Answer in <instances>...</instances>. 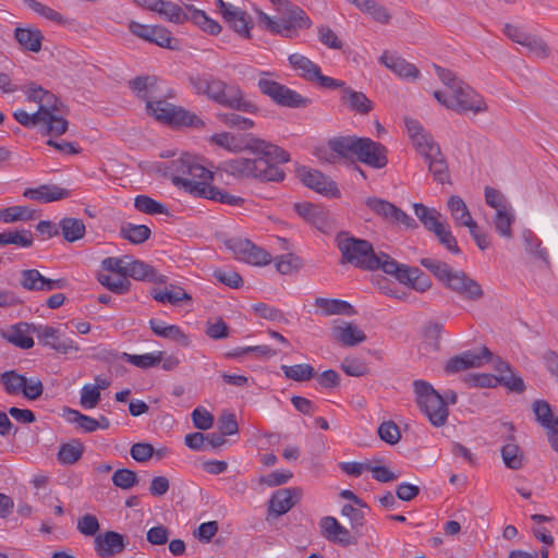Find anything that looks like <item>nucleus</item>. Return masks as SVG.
Segmentation results:
<instances>
[{"mask_svg": "<svg viewBox=\"0 0 558 558\" xmlns=\"http://www.w3.org/2000/svg\"><path fill=\"white\" fill-rule=\"evenodd\" d=\"M33 332L45 345L61 354H72L80 350L77 343L71 338H61L60 330L48 325H36Z\"/></svg>", "mask_w": 558, "mask_h": 558, "instance_id": "17", "label": "nucleus"}, {"mask_svg": "<svg viewBox=\"0 0 558 558\" xmlns=\"http://www.w3.org/2000/svg\"><path fill=\"white\" fill-rule=\"evenodd\" d=\"M493 354L486 347H482L478 352L465 351L460 355H454L448 360L445 366L447 374H456L469 368L481 367L492 360Z\"/></svg>", "mask_w": 558, "mask_h": 558, "instance_id": "18", "label": "nucleus"}, {"mask_svg": "<svg viewBox=\"0 0 558 558\" xmlns=\"http://www.w3.org/2000/svg\"><path fill=\"white\" fill-rule=\"evenodd\" d=\"M336 242L341 252V262L364 270L381 269L384 271L386 262L393 259L384 252L376 254L371 242L350 236L344 232L337 235Z\"/></svg>", "mask_w": 558, "mask_h": 558, "instance_id": "6", "label": "nucleus"}, {"mask_svg": "<svg viewBox=\"0 0 558 558\" xmlns=\"http://www.w3.org/2000/svg\"><path fill=\"white\" fill-rule=\"evenodd\" d=\"M378 436L389 445L398 444L401 438L399 426L392 421H387L379 425Z\"/></svg>", "mask_w": 558, "mask_h": 558, "instance_id": "63", "label": "nucleus"}, {"mask_svg": "<svg viewBox=\"0 0 558 558\" xmlns=\"http://www.w3.org/2000/svg\"><path fill=\"white\" fill-rule=\"evenodd\" d=\"M23 1L28 8H31L34 12L38 13L39 15H41L45 19L53 21L58 24L66 23L65 19L60 13L54 11L52 8L45 5L41 2H38L36 0H23Z\"/></svg>", "mask_w": 558, "mask_h": 558, "instance_id": "59", "label": "nucleus"}, {"mask_svg": "<svg viewBox=\"0 0 558 558\" xmlns=\"http://www.w3.org/2000/svg\"><path fill=\"white\" fill-rule=\"evenodd\" d=\"M493 222H494L496 232L500 236H504L507 239L512 238L511 226L514 222V215L511 210V207L496 211Z\"/></svg>", "mask_w": 558, "mask_h": 558, "instance_id": "47", "label": "nucleus"}, {"mask_svg": "<svg viewBox=\"0 0 558 558\" xmlns=\"http://www.w3.org/2000/svg\"><path fill=\"white\" fill-rule=\"evenodd\" d=\"M523 240L525 243V250L535 257L542 259L545 264L549 263V256L546 248L542 247L541 240L532 232V231H524L523 232Z\"/></svg>", "mask_w": 558, "mask_h": 558, "instance_id": "54", "label": "nucleus"}, {"mask_svg": "<svg viewBox=\"0 0 558 558\" xmlns=\"http://www.w3.org/2000/svg\"><path fill=\"white\" fill-rule=\"evenodd\" d=\"M186 5L187 4L182 8L178 3L162 0L157 9V13L165 16L169 22L183 24L187 21H191L192 16V12L186 10Z\"/></svg>", "mask_w": 558, "mask_h": 558, "instance_id": "39", "label": "nucleus"}, {"mask_svg": "<svg viewBox=\"0 0 558 558\" xmlns=\"http://www.w3.org/2000/svg\"><path fill=\"white\" fill-rule=\"evenodd\" d=\"M24 93L28 101L38 105L37 111L49 118L50 123H54L50 125V131L56 134H64L68 131L69 122L65 119L68 110L53 93L34 82L25 85Z\"/></svg>", "mask_w": 558, "mask_h": 558, "instance_id": "8", "label": "nucleus"}, {"mask_svg": "<svg viewBox=\"0 0 558 558\" xmlns=\"http://www.w3.org/2000/svg\"><path fill=\"white\" fill-rule=\"evenodd\" d=\"M257 86L260 93L268 96L275 104L288 108H305L311 99L276 81L259 78Z\"/></svg>", "mask_w": 558, "mask_h": 558, "instance_id": "12", "label": "nucleus"}, {"mask_svg": "<svg viewBox=\"0 0 558 558\" xmlns=\"http://www.w3.org/2000/svg\"><path fill=\"white\" fill-rule=\"evenodd\" d=\"M68 421L76 424L85 433H93L98 429L96 418L82 414L77 410L68 409Z\"/></svg>", "mask_w": 558, "mask_h": 558, "instance_id": "58", "label": "nucleus"}, {"mask_svg": "<svg viewBox=\"0 0 558 558\" xmlns=\"http://www.w3.org/2000/svg\"><path fill=\"white\" fill-rule=\"evenodd\" d=\"M523 47L538 58H547L550 54V49L547 44L538 36L529 34L526 40L522 44Z\"/></svg>", "mask_w": 558, "mask_h": 558, "instance_id": "60", "label": "nucleus"}, {"mask_svg": "<svg viewBox=\"0 0 558 558\" xmlns=\"http://www.w3.org/2000/svg\"><path fill=\"white\" fill-rule=\"evenodd\" d=\"M98 281L101 286L117 294H124L129 292L131 288L130 280L124 276L99 274Z\"/></svg>", "mask_w": 558, "mask_h": 558, "instance_id": "49", "label": "nucleus"}, {"mask_svg": "<svg viewBox=\"0 0 558 558\" xmlns=\"http://www.w3.org/2000/svg\"><path fill=\"white\" fill-rule=\"evenodd\" d=\"M0 383L3 385L4 391L8 395L16 396L21 393L26 384V377L15 371H7L0 375Z\"/></svg>", "mask_w": 558, "mask_h": 558, "instance_id": "50", "label": "nucleus"}, {"mask_svg": "<svg viewBox=\"0 0 558 558\" xmlns=\"http://www.w3.org/2000/svg\"><path fill=\"white\" fill-rule=\"evenodd\" d=\"M113 484L121 489H130L137 484V474L129 469H119L112 475Z\"/></svg>", "mask_w": 558, "mask_h": 558, "instance_id": "61", "label": "nucleus"}, {"mask_svg": "<svg viewBox=\"0 0 558 558\" xmlns=\"http://www.w3.org/2000/svg\"><path fill=\"white\" fill-rule=\"evenodd\" d=\"M434 69L438 78L448 88L447 92H434V97L439 104L460 114L468 112L478 114L487 111L484 98L469 84L457 77L452 71L437 64H434Z\"/></svg>", "mask_w": 558, "mask_h": 558, "instance_id": "1", "label": "nucleus"}, {"mask_svg": "<svg viewBox=\"0 0 558 558\" xmlns=\"http://www.w3.org/2000/svg\"><path fill=\"white\" fill-rule=\"evenodd\" d=\"M128 277L154 283H166L167 281V277L159 274L151 265L137 259L129 262L126 268V278Z\"/></svg>", "mask_w": 558, "mask_h": 558, "instance_id": "26", "label": "nucleus"}, {"mask_svg": "<svg viewBox=\"0 0 558 558\" xmlns=\"http://www.w3.org/2000/svg\"><path fill=\"white\" fill-rule=\"evenodd\" d=\"M34 324L19 323L11 326L3 332V337L11 343L22 349H31L34 345V340L31 337Z\"/></svg>", "mask_w": 558, "mask_h": 558, "instance_id": "30", "label": "nucleus"}, {"mask_svg": "<svg viewBox=\"0 0 558 558\" xmlns=\"http://www.w3.org/2000/svg\"><path fill=\"white\" fill-rule=\"evenodd\" d=\"M448 208L451 217L458 227L475 228L476 221L472 218L471 213L464 201L457 195H452L448 199Z\"/></svg>", "mask_w": 558, "mask_h": 558, "instance_id": "35", "label": "nucleus"}, {"mask_svg": "<svg viewBox=\"0 0 558 558\" xmlns=\"http://www.w3.org/2000/svg\"><path fill=\"white\" fill-rule=\"evenodd\" d=\"M298 488H281L272 493L268 500L267 520L277 519L290 511L300 500Z\"/></svg>", "mask_w": 558, "mask_h": 558, "instance_id": "19", "label": "nucleus"}, {"mask_svg": "<svg viewBox=\"0 0 558 558\" xmlns=\"http://www.w3.org/2000/svg\"><path fill=\"white\" fill-rule=\"evenodd\" d=\"M366 205L378 216L387 220H391V217L395 215V205L390 202H387L377 197H369L366 201Z\"/></svg>", "mask_w": 558, "mask_h": 558, "instance_id": "62", "label": "nucleus"}, {"mask_svg": "<svg viewBox=\"0 0 558 558\" xmlns=\"http://www.w3.org/2000/svg\"><path fill=\"white\" fill-rule=\"evenodd\" d=\"M387 148L368 137H360L355 158L374 169H383L388 163Z\"/></svg>", "mask_w": 558, "mask_h": 558, "instance_id": "16", "label": "nucleus"}, {"mask_svg": "<svg viewBox=\"0 0 558 558\" xmlns=\"http://www.w3.org/2000/svg\"><path fill=\"white\" fill-rule=\"evenodd\" d=\"M23 196L40 203H51L71 196V191L56 184H43L35 189H26Z\"/></svg>", "mask_w": 558, "mask_h": 558, "instance_id": "25", "label": "nucleus"}, {"mask_svg": "<svg viewBox=\"0 0 558 558\" xmlns=\"http://www.w3.org/2000/svg\"><path fill=\"white\" fill-rule=\"evenodd\" d=\"M412 143L417 153L424 158L430 154H438L439 146L434 142L432 135L426 132L412 138Z\"/></svg>", "mask_w": 558, "mask_h": 558, "instance_id": "57", "label": "nucleus"}, {"mask_svg": "<svg viewBox=\"0 0 558 558\" xmlns=\"http://www.w3.org/2000/svg\"><path fill=\"white\" fill-rule=\"evenodd\" d=\"M60 233L68 242H75L82 239L86 228L82 219L65 217L59 222Z\"/></svg>", "mask_w": 558, "mask_h": 558, "instance_id": "41", "label": "nucleus"}, {"mask_svg": "<svg viewBox=\"0 0 558 558\" xmlns=\"http://www.w3.org/2000/svg\"><path fill=\"white\" fill-rule=\"evenodd\" d=\"M301 180L307 187L326 196H338L337 184L318 170H305L300 173Z\"/></svg>", "mask_w": 558, "mask_h": 558, "instance_id": "23", "label": "nucleus"}, {"mask_svg": "<svg viewBox=\"0 0 558 558\" xmlns=\"http://www.w3.org/2000/svg\"><path fill=\"white\" fill-rule=\"evenodd\" d=\"M123 360L128 363L140 367V368H148L156 366L160 363L162 360V351H157L153 353H146V354H129L123 353L122 355Z\"/></svg>", "mask_w": 558, "mask_h": 558, "instance_id": "51", "label": "nucleus"}, {"mask_svg": "<svg viewBox=\"0 0 558 558\" xmlns=\"http://www.w3.org/2000/svg\"><path fill=\"white\" fill-rule=\"evenodd\" d=\"M134 207L147 215H169V210L166 205L147 195H137L134 198Z\"/></svg>", "mask_w": 558, "mask_h": 558, "instance_id": "48", "label": "nucleus"}, {"mask_svg": "<svg viewBox=\"0 0 558 558\" xmlns=\"http://www.w3.org/2000/svg\"><path fill=\"white\" fill-rule=\"evenodd\" d=\"M357 136H338L328 141V147L338 156L347 159L355 157L359 143Z\"/></svg>", "mask_w": 558, "mask_h": 558, "instance_id": "40", "label": "nucleus"}, {"mask_svg": "<svg viewBox=\"0 0 558 558\" xmlns=\"http://www.w3.org/2000/svg\"><path fill=\"white\" fill-rule=\"evenodd\" d=\"M35 218V210L28 206H10L0 209V221L13 223L17 221H29Z\"/></svg>", "mask_w": 558, "mask_h": 558, "instance_id": "44", "label": "nucleus"}, {"mask_svg": "<svg viewBox=\"0 0 558 558\" xmlns=\"http://www.w3.org/2000/svg\"><path fill=\"white\" fill-rule=\"evenodd\" d=\"M320 534L328 541L343 546L355 544L350 531L333 517L327 515L319 521Z\"/></svg>", "mask_w": 558, "mask_h": 558, "instance_id": "22", "label": "nucleus"}, {"mask_svg": "<svg viewBox=\"0 0 558 558\" xmlns=\"http://www.w3.org/2000/svg\"><path fill=\"white\" fill-rule=\"evenodd\" d=\"M146 110L154 118L163 123L174 126H191L201 129L204 121L194 112L182 107H177L165 100H151L146 104Z\"/></svg>", "mask_w": 558, "mask_h": 558, "instance_id": "11", "label": "nucleus"}, {"mask_svg": "<svg viewBox=\"0 0 558 558\" xmlns=\"http://www.w3.org/2000/svg\"><path fill=\"white\" fill-rule=\"evenodd\" d=\"M219 12L226 22L239 34L250 37V19L247 14L239 8L223 0H216Z\"/></svg>", "mask_w": 558, "mask_h": 558, "instance_id": "21", "label": "nucleus"}, {"mask_svg": "<svg viewBox=\"0 0 558 558\" xmlns=\"http://www.w3.org/2000/svg\"><path fill=\"white\" fill-rule=\"evenodd\" d=\"M294 210L319 231L326 232L329 228L327 215L320 207L311 203H296L294 204Z\"/></svg>", "mask_w": 558, "mask_h": 558, "instance_id": "27", "label": "nucleus"}, {"mask_svg": "<svg viewBox=\"0 0 558 558\" xmlns=\"http://www.w3.org/2000/svg\"><path fill=\"white\" fill-rule=\"evenodd\" d=\"M149 327L158 337L174 340L184 347L190 345L189 337L177 325H168L160 319L151 318L149 320Z\"/></svg>", "mask_w": 558, "mask_h": 558, "instance_id": "33", "label": "nucleus"}, {"mask_svg": "<svg viewBox=\"0 0 558 558\" xmlns=\"http://www.w3.org/2000/svg\"><path fill=\"white\" fill-rule=\"evenodd\" d=\"M189 82L196 95L205 96L220 106L247 113L258 111V107L253 101L245 99L240 86L229 85L213 74L191 75Z\"/></svg>", "mask_w": 558, "mask_h": 558, "instance_id": "2", "label": "nucleus"}, {"mask_svg": "<svg viewBox=\"0 0 558 558\" xmlns=\"http://www.w3.org/2000/svg\"><path fill=\"white\" fill-rule=\"evenodd\" d=\"M14 37L24 50L39 52L41 49L44 36L37 28L17 27L15 28Z\"/></svg>", "mask_w": 558, "mask_h": 558, "instance_id": "36", "label": "nucleus"}, {"mask_svg": "<svg viewBox=\"0 0 558 558\" xmlns=\"http://www.w3.org/2000/svg\"><path fill=\"white\" fill-rule=\"evenodd\" d=\"M196 194L199 195V197H204L207 199L216 201L221 204H228L231 206H240L244 203V199L240 196L231 195L228 192L214 186L211 184L208 185V187L198 189L197 186H193Z\"/></svg>", "mask_w": 558, "mask_h": 558, "instance_id": "38", "label": "nucleus"}, {"mask_svg": "<svg viewBox=\"0 0 558 558\" xmlns=\"http://www.w3.org/2000/svg\"><path fill=\"white\" fill-rule=\"evenodd\" d=\"M210 142L230 151L239 153L248 149L255 154H266L272 158L289 160V154L277 145L252 135H234L228 132L214 134Z\"/></svg>", "mask_w": 558, "mask_h": 558, "instance_id": "9", "label": "nucleus"}, {"mask_svg": "<svg viewBox=\"0 0 558 558\" xmlns=\"http://www.w3.org/2000/svg\"><path fill=\"white\" fill-rule=\"evenodd\" d=\"M288 161L289 160L269 157L266 154H258V156L253 159L239 157L226 160L221 163L220 169L239 179L280 182L284 179L286 174L283 170L279 168V165Z\"/></svg>", "mask_w": 558, "mask_h": 558, "instance_id": "3", "label": "nucleus"}, {"mask_svg": "<svg viewBox=\"0 0 558 558\" xmlns=\"http://www.w3.org/2000/svg\"><path fill=\"white\" fill-rule=\"evenodd\" d=\"M288 61L293 70L299 72V75L308 82L317 83L327 89H336L343 85V81L323 75L320 68L303 54L292 53L289 56Z\"/></svg>", "mask_w": 558, "mask_h": 558, "instance_id": "13", "label": "nucleus"}, {"mask_svg": "<svg viewBox=\"0 0 558 558\" xmlns=\"http://www.w3.org/2000/svg\"><path fill=\"white\" fill-rule=\"evenodd\" d=\"M501 457L505 465L511 470H519L523 466V453L514 442H508L501 448Z\"/></svg>", "mask_w": 558, "mask_h": 558, "instance_id": "52", "label": "nucleus"}, {"mask_svg": "<svg viewBox=\"0 0 558 558\" xmlns=\"http://www.w3.org/2000/svg\"><path fill=\"white\" fill-rule=\"evenodd\" d=\"M186 10L192 12L191 22L202 28L204 32L210 35H217L221 31V26L218 22L210 19L204 11L194 8L193 5H186Z\"/></svg>", "mask_w": 558, "mask_h": 558, "instance_id": "45", "label": "nucleus"}, {"mask_svg": "<svg viewBox=\"0 0 558 558\" xmlns=\"http://www.w3.org/2000/svg\"><path fill=\"white\" fill-rule=\"evenodd\" d=\"M380 62L388 68L390 71H392L395 74L402 78H417L420 75L418 69L408 62L405 59L396 56V54H389L385 52L380 57Z\"/></svg>", "mask_w": 558, "mask_h": 558, "instance_id": "28", "label": "nucleus"}, {"mask_svg": "<svg viewBox=\"0 0 558 558\" xmlns=\"http://www.w3.org/2000/svg\"><path fill=\"white\" fill-rule=\"evenodd\" d=\"M167 169L175 186L197 197L199 195L196 194L193 186L208 187L214 179L213 172L190 154H182L180 158L172 160Z\"/></svg>", "mask_w": 558, "mask_h": 558, "instance_id": "7", "label": "nucleus"}, {"mask_svg": "<svg viewBox=\"0 0 558 558\" xmlns=\"http://www.w3.org/2000/svg\"><path fill=\"white\" fill-rule=\"evenodd\" d=\"M277 11L276 16H269L263 11H257L259 24L274 34L283 37H296L300 29L310 28L312 21L300 7L288 0H272Z\"/></svg>", "mask_w": 558, "mask_h": 558, "instance_id": "5", "label": "nucleus"}, {"mask_svg": "<svg viewBox=\"0 0 558 558\" xmlns=\"http://www.w3.org/2000/svg\"><path fill=\"white\" fill-rule=\"evenodd\" d=\"M276 269L282 275H290L302 267V259L294 254L280 255L275 260Z\"/></svg>", "mask_w": 558, "mask_h": 558, "instance_id": "56", "label": "nucleus"}, {"mask_svg": "<svg viewBox=\"0 0 558 558\" xmlns=\"http://www.w3.org/2000/svg\"><path fill=\"white\" fill-rule=\"evenodd\" d=\"M421 265L462 300L477 302L484 298L482 286L465 271L453 269L447 263L434 258H422Z\"/></svg>", "mask_w": 558, "mask_h": 558, "instance_id": "4", "label": "nucleus"}, {"mask_svg": "<svg viewBox=\"0 0 558 558\" xmlns=\"http://www.w3.org/2000/svg\"><path fill=\"white\" fill-rule=\"evenodd\" d=\"M126 545L124 536L114 531H107L94 538L95 551L101 558H111L121 554Z\"/></svg>", "mask_w": 558, "mask_h": 558, "instance_id": "20", "label": "nucleus"}, {"mask_svg": "<svg viewBox=\"0 0 558 558\" xmlns=\"http://www.w3.org/2000/svg\"><path fill=\"white\" fill-rule=\"evenodd\" d=\"M339 88L341 89L340 100L350 111L366 116L373 110V102L364 93L347 86L344 82Z\"/></svg>", "mask_w": 558, "mask_h": 558, "instance_id": "24", "label": "nucleus"}, {"mask_svg": "<svg viewBox=\"0 0 558 558\" xmlns=\"http://www.w3.org/2000/svg\"><path fill=\"white\" fill-rule=\"evenodd\" d=\"M315 306L320 308L324 315L327 316L339 314H354V310L350 303L337 299L316 298Z\"/></svg>", "mask_w": 558, "mask_h": 558, "instance_id": "42", "label": "nucleus"}, {"mask_svg": "<svg viewBox=\"0 0 558 558\" xmlns=\"http://www.w3.org/2000/svg\"><path fill=\"white\" fill-rule=\"evenodd\" d=\"M424 159L428 163V170L435 181L441 184L449 182L448 166L440 148L438 149V154H430Z\"/></svg>", "mask_w": 558, "mask_h": 558, "instance_id": "43", "label": "nucleus"}, {"mask_svg": "<svg viewBox=\"0 0 558 558\" xmlns=\"http://www.w3.org/2000/svg\"><path fill=\"white\" fill-rule=\"evenodd\" d=\"M123 239L132 244H142L150 236V229L145 225L124 223L120 228Z\"/></svg>", "mask_w": 558, "mask_h": 558, "instance_id": "46", "label": "nucleus"}, {"mask_svg": "<svg viewBox=\"0 0 558 558\" xmlns=\"http://www.w3.org/2000/svg\"><path fill=\"white\" fill-rule=\"evenodd\" d=\"M333 338L345 347H354L365 341L366 336L362 329L352 323H343L332 329Z\"/></svg>", "mask_w": 558, "mask_h": 558, "instance_id": "32", "label": "nucleus"}, {"mask_svg": "<svg viewBox=\"0 0 558 558\" xmlns=\"http://www.w3.org/2000/svg\"><path fill=\"white\" fill-rule=\"evenodd\" d=\"M14 119L23 126L25 128H35L38 126L43 134L50 135V136H60L61 134H56L52 131H50V125L53 123H50L49 118L41 114L39 111L28 113L27 111L23 109H19L14 111L13 113Z\"/></svg>", "mask_w": 558, "mask_h": 558, "instance_id": "31", "label": "nucleus"}, {"mask_svg": "<svg viewBox=\"0 0 558 558\" xmlns=\"http://www.w3.org/2000/svg\"><path fill=\"white\" fill-rule=\"evenodd\" d=\"M341 369L353 377L363 376L368 372L367 364L359 357H345L341 363Z\"/></svg>", "mask_w": 558, "mask_h": 558, "instance_id": "64", "label": "nucleus"}, {"mask_svg": "<svg viewBox=\"0 0 558 558\" xmlns=\"http://www.w3.org/2000/svg\"><path fill=\"white\" fill-rule=\"evenodd\" d=\"M83 445L81 442L64 444L58 452V461L62 464H73L78 461L83 454Z\"/></svg>", "mask_w": 558, "mask_h": 558, "instance_id": "55", "label": "nucleus"}, {"mask_svg": "<svg viewBox=\"0 0 558 558\" xmlns=\"http://www.w3.org/2000/svg\"><path fill=\"white\" fill-rule=\"evenodd\" d=\"M158 82L156 76H137L130 82V87L140 99L147 104L159 96L157 93Z\"/></svg>", "mask_w": 558, "mask_h": 558, "instance_id": "34", "label": "nucleus"}, {"mask_svg": "<svg viewBox=\"0 0 558 558\" xmlns=\"http://www.w3.org/2000/svg\"><path fill=\"white\" fill-rule=\"evenodd\" d=\"M151 296L159 303H169L171 305H178L182 301H191L192 298L185 290L175 284H170L163 289H153Z\"/></svg>", "mask_w": 558, "mask_h": 558, "instance_id": "37", "label": "nucleus"}, {"mask_svg": "<svg viewBox=\"0 0 558 558\" xmlns=\"http://www.w3.org/2000/svg\"><path fill=\"white\" fill-rule=\"evenodd\" d=\"M494 368L498 373V376H495L498 379V383L502 384L511 391H524L525 386L523 379L514 374L509 363L497 357L494 360Z\"/></svg>", "mask_w": 558, "mask_h": 558, "instance_id": "29", "label": "nucleus"}, {"mask_svg": "<svg viewBox=\"0 0 558 558\" xmlns=\"http://www.w3.org/2000/svg\"><path fill=\"white\" fill-rule=\"evenodd\" d=\"M228 247L233 252L235 257L254 266H265L271 262L270 254L256 246L246 239H231L227 242Z\"/></svg>", "mask_w": 558, "mask_h": 558, "instance_id": "15", "label": "nucleus"}, {"mask_svg": "<svg viewBox=\"0 0 558 558\" xmlns=\"http://www.w3.org/2000/svg\"><path fill=\"white\" fill-rule=\"evenodd\" d=\"M281 369L288 379L295 381H306L315 375V369L310 364L282 365Z\"/></svg>", "mask_w": 558, "mask_h": 558, "instance_id": "53", "label": "nucleus"}, {"mask_svg": "<svg viewBox=\"0 0 558 558\" xmlns=\"http://www.w3.org/2000/svg\"><path fill=\"white\" fill-rule=\"evenodd\" d=\"M384 272L393 276L403 284H410L418 292H425L432 287L429 278L420 268L409 267L395 259H392V262H386Z\"/></svg>", "mask_w": 558, "mask_h": 558, "instance_id": "14", "label": "nucleus"}, {"mask_svg": "<svg viewBox=\"0 0 558 558\" xmlns=\"http://www.w3.org/2000/svg\"><path fill=\"white\" fill-rule=\"evenodd\" d=\"M413 387L416 403L429 423L435 427L444 426L449 415L445 398L425 380H415Z\"/></svg>", "mask_w": 558, "mask_h": 558, "instance_id": "10", "label": "nucleus"}]
</instances>
